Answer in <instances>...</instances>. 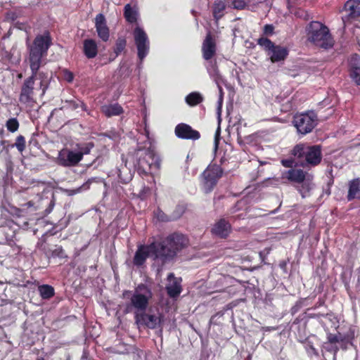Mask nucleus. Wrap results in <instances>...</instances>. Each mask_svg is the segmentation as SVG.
<instances>
[{"label":"nucleus","instance_id":"obj_29","mask_svg":"<svg viewBox=\"0 0 360 360\" xmlns=\"http://www.w3.org/2000/svg\"><path fill=\"white\" fill-rule=\"evenodd\" d=\"M349 64L352 71L354 70V76L360 73V56L357 54L352 55L349 60ZM358 82L360 83L359 79Z\"/></svg>","mask_w":360,"mask_h":360},{"label":"nucleus","instance_id":"obj_34","mask_svg":"<svg viewBox=\"0 0 360 360\" xmlns=\"http://www.w3.org/2000/svg\"><path fill=\"white\" fill-rule=\"evenodd\" d=\"M257 44L269 51L274 46V43L266 37H260L258 39Z\"/></svg>","mask_w":360,"mask_h":360},{"label":"nucleus","instance_id":"obj_10","mask_svg":"<svg viewBox=\"0 0 360 360\" xmlns=\"http://www.w3.org/2000/svg\"><path fill=\"white\" fill-rule=\"evenodd\" d=\"M135 318L139 329H159L160 333H162L165 316H135Z\"/></svg>","mask_w":360,"mask_h":360},{"label":"nucleus","instance_id":"obj_49","mask_svg":"<svg viewBox=\"0 0 360 360\" xmlns=\"http://www.w3.org/2000/svg\"><path fill=\"white\" fill-rule=\"evenodd\" d=\"M36 360H45L44 357H37Z\"/></svg>","mask_w":360,"mask_h":360},{"label":"nucleus","instance_id":"obj_11","mask_svg":"<svg viewBox=\"0 0 360 360\" xmlns=\"http://www.w3.org/2000/svg\"><path fill=\"white\" fill-rule=\"evenodd\" d=\"M284 177L291 181L302 183V186L299 188V191L302 198L306 197L307 193L310 190L309 184L303 183L306 177V172L302 169H291L285 173Z\"/></svg>","mask_w":360,"mask_h":360},{"label":"nucleus","instance_id":"obj_51","mask_svg":"<svg viewBox=\"0 0 360 360\" xmlns=\"http://www.w3.org/2000/svg\"><path fill=\"white\" fill-rule=\"evenodd\" d=\"M282 162H283V165L288 166V165H285V161H283Z\"/></svg>","mask_w":360,"mask_h":360},{"label":"nucleus","instance_id":"obj_14","mask_svg":"<svg viewBox=\"0 0 360 360\" xmlns=\"http://www.w3.org/2000/svg\"><path fill=\"white\" fill-rule=\"evenodd\" d=\"M217 44L214 35L209 32L202 44V53L203 58L206 60H210L216 53Z\"/></svg>","mask_w":360,"mask_h":360},{"label":"nucleus","instance_id":"obj_1","mask_svg":"<svg viewBox=\"0 0 360 360\" xmlns=\"http://www.w3.org/2000/svg\"><path fill=\"white\" fill-rule=\"evenodd\" d=\"M51 37L49 32L37 35L32 45L29 46V63L32 70L30 77L25 79L21 86L19 101L21 103L32 105L35 103V95L39 92L44 96L49 86L45 74L38 72L41 58L46 56L51 45Z\"/></svg>","mask_w":360,"mask_h":360},{"label":"nucleus","instance_id":"obj_37","mask_svg":"<svg viewBox=\"0 0 360 360\" xmlns=\"http://www.w3.org/2000/svg\"><path fill=\"white\" fill-rule=\"evenodd\" d=\"M93 147L94 144L92 143H86L79 148V150L77 153L82 154V158L84 155H86L90 153Z\"/></svg>","mask_w":360,"mask_h":360},{"label":"nucleus","instance_id":"obj_12","mask_svg":"<svg viewBox=\"0 0 360 360\" xmlns=\"http://www.w3.org/2000/svg\"><path fill=\"white\" fill-rule=\"evenodd\" d=\"M82 160V154L69 150H62L59 152L56 163L63 167H73Z\"/></svg>","mask_w":360,"mask_h":360},{"label":"nucleus","instance_id":"obj_23","mask_svg":"<svg viewBox=\"0 0 360 360\" xmlns=\"http://www.w3.org/2000/svg\"><path fill=\"white\" fill-rule=\"evenodd\" d=\"M101 111L107 117H111L122 114L123 112V109L121 105L117 103H115L102 106Z\"/></svg>","mask_w":360,"mask_h":360},{"label":"nucleus","instance_id":"obj_4","mask_svg":"<svg viewBox=\"0 0 360 360\" xmlns=\"http://www.w3.org/2000/svg\"><path fill=\"white\" fill-rule=\"evenodd\" d=\"M292 154L297 160L296 163L303 167L317 165L322 158L321 146L318 145L309 146L298 144L293 148Z\"/></svg>","mask_w":360,"mask_h":360},{"label":"nucleus","instance_id":"obj_32","mask_svg":"<svg viewBox=\"0 0 360 360\" xmlns=\"http://www.w3.org/2000/svg\"><path fill=\"white\" fill-rule=\"evenodd\" d=\"M6 126L9 131L15 132L19 127V122L16 118H11L6 122Z\"/></svg>","mask_w":360,"mask_h":360},{"label":"nucleus","instance_id":"obj_22","mask_svg":"<svg viewBox=\"0 0 360 360\" xmlns=\"http://www.w3.org/2000/svg\"><path fill=\"white\" fill-rule=\"evenodd\" d=\"M271 60L272 62H278L285 59L288 55V51L285 48L280 46H274L270 50Z\"/></svg>","mask_w":360,"mask_h":360},{"label":"nucleus","instance_id":"obj_27","mask_svg":"<svg viewBox=\"0 0 360 360\" xmlns=\"http://www.w3.org/2000/svg\"><path fill=\"white\" fill-rule=\"evenodd\" d=\"M124 15L128 22L133 23L136 21L137 11L135 8H131L130 4H127L124 6Z\"/></svg>","mask_w":360,"mask_h":360},{"label":"nucleus","instance_id":"obj_9","mask_svg":"<svg viewBox=\"0 0 360 360\" xmlns=\"http://www.w3.org/2000/svg\"><path fill=\"white\" fill-rule=\"evenodd\" d=\"M134 38L137 47L138 57L142 61L149 50L148 36L142 28L137 27L134 30Z\"/></svg>","mask_w":360,"mask_h":360},{"label":"nucleus","instance_id":"obj_48","mask_svg":"<svg viewBox=\"0 0 360 360\" xmlns=\"http://www.w3.org/2000/svg\"><path fill=\"white\" fill-rule=\"evenodd\" d=\"M85 358H87V357H86V352H84L83 353L82 356V360H83V359H85Z\"/></svg>","mask_w":360,"mask_h":360},{"label":"nucleus","instance_id":"obj_33","mask_svg":"<svg viewBox=\"0 0 360 360\" xmlns=\"http://www.w3.org/2000/svg\"><path fill=\"white\" fill-rule=\"evenodd\" d=\"M323 347L325 351L333 353L335 355L340 350V347H339L338 345L333 344V343L328 342H324Z\"/></svg>","mask_w":360,"mask_h":360},{"label":"nucleus","instance_id":"obj_45","mask_svg":"<svg viewBox=\"0 0 360 360\" xmlns=\"http://www.w3.org/2000/svg\"><path fill=\"white\" fill-rule=\"evenodd\" d=\"M234 306H236V304L231 303V304H229V305L226 306V307H227L226 309H232L233 307H234Z\"/></svg>","mask_w":360,"mask_h":360},{"label":"nucleus","instance_id":"obj_2","mask_svg":"<svg viewBox=\"0 0 360 360\" xmlns=\"http://www.w3.org/2000/svg\"><path fill=\"white\" fill-rule=\"evenodd\" d=\"M188 243L187 238L182 234L173 233L158 244L161 247L159 251L160 258V265L170 262L176 255L177 252L186 246Z\"/></svg>","mask_w":360,"mask_h":360},{"label":"nucleus","instance_id":"obj_24","mask_svg":"<svg viewBox=\"0 0 360 360\" xmlns=\"http://www.w3.org/2000/svg\"><path fill=\"white\" fill-rule=\"evenodd\" d=\"M340 338L338 345L339 347L343 350H346L348 348V345H352V341L354 339V331L349 330V331L345 334L342 335L339 333Z\"/></svg>","mask_w":360,"mask_h":360},{"label":"nucleus","instance_id":"obj_15","mask_svg":"<svg viewBox=\"0 0 360 360\" xmlns=\"http://www.w3.org/2000/svg\"><path fill=\"white\" fill-rule=\"evenodd\" d=\"M175 134L180 139L194 141L199 139L200 137V134L198 131L193 129L190 125L184 123H181L176 126Z\"/></svg>","mask_w":360,"mask_h":360},{"label":"nucleus","instance_id":"obj_6","mask_svg":"<svg viewBox=\"0 0 360 360\" xmlns=\"http://www.w3.org/2000/svg\"><path fill=\"white\" fill-rule=\"evenodd\" d=\"M161 247L158 242H153L150 245H141L138 247L135 252L133 263L136 266H142L148 257H152L158 264H160V258L158 257L161 254L159 249Z\"/></svg>","mask_w":360,"mask_h":360},{"label":"nucleus","instance_id":"obj_42","mask_svg":"<svg viewBox=\"0 0 360 360\" xmlns=\"http://www.w3.org/2000/svg\"><path fill=\"white\" fill-rule=\"evenodd\" d=\"M351 77L358 85H360V83L358 82V79H360V73L354 76V70H352L351 71Z\"/></svg>","mask_w":360,"mask_h":360},{"label":"nucleus","instance_id":"obj_18","mask_svg":"<svg viewBox=\"0 0 360 360\" xmlns=\"http://www.w3.org/2000/svg\"><path fill=\"white\" fill-rule=\"evenodd\" d=\"M168 283L166 286L167 294L171 297H176L181 292V278H176L174 276L173 273H170L167 276Z\"/></svg>","mask_w":360,"mask_h":360},{"label":"nucleus","instance_id":"obj_28","mask_svg":"<svg viewBox=\"0 0 360 360\" xmlns=\"http://www.w3.org/2000/svg\"><path fill=\"white\" fill-rule=\"evenodd\" d=\"M203 101V97L198 92H192L186 97V102L191 106L196 105Z\"/></svg>","mask_w":360,"mask_h":360},{"label":"nucleus","instance_id":"obj_38","mask_svg":"<svg viewBox=\"0 0 360 360\" xmlns=\"http://www.w3.org/2000/svg\"><path fill=\"white\" fill-rule=\"evenodd\" d=\"M248 1L249 0H233L232 4L236 9H243Z\"/></svg>","mask_w":360,"mask_h":360},{"label":"nucleus","instance_id":"obj_40","mask_svg":"<svg viewBox=\"0 0 360 360\" xmlns=\"http://www.w3.org/2000/svg\"><path fill=\"white\" fill-rule=\"evenodd\" d=\"M63 77L64 79L68 82H72L74 79V75L72 72L68 70H63Z\"/></svg>","mask_w":360,"mask_h":360},{"label":"nucleus","instance_id":"obj_20","mask_svg":"<svg viewBox=\"0 0 360 360\" xmlns=\"http://www.w3.org/2000/svg\"><path fill=\"white\" fill-rule=\"evenodd\" d=\"M83 51L88 58H94L98 53V47L93 39H85L83 43Z\"/></svg>","mask_w":360,"mask_h":360},{"label":"nucleus","instance_id":"obj_36","mask_svg":"<svg viewBox=\"0 0 360 360\" xmlns=\"http://www.w3.org/2000/svg\"><path fill=\"white\" fill-rule=\"evenodd\" d=\"M15 146L20 152H22L25 148V140L23 136L20 135L17 137Z\"/></svg>","mask_w":360,"mask_h":360},{"label":"nucleus","instance_id":"obj_13","mask_svg":"<svg viewBox=\"0 0 360 360\" xmlns=\"http://www.w3.org/2000/svg\"><path fill=\"white\" fill-rule=\"evenodd\" d=\"M222 171L218 165L209 167L203 173L205 179V189L207 193L210 192L216 185L217 179L221 176Z\"/></svg>","mask_w":360,"mask_h":360},{"label":"nucleus","instance_id":"obj_8","mask_svg":"<svg viewBox=\"0 0 360 360\" xmlns=\"http://www.w3.org/2000/svg\"><path fill=\"white\" fill-rule=\"evenodd\" d=\"M317 122V115L314 111L297 114L293 118L294 126L302 134L310 133L316 126Z\"/></svg>","mask_w":360,"mask_h":360},{"label":"nucleus","instance_id":"obj_41","mask_svg":"<svg viewBox=\"0 0 360 360\" xmlns=\"http://www.w3.org/2000/svg\"><path fill=\"white\" fill-rule=\"evenodd\" d=\"M274 27L272 25H266L264 27V34L265 35H272L274 34Z\"/></svg>","mask_w":360,"mask_h":360},{"label":"nucleus","instance_id":"obj_39","mask_svg":"<svg viewBox=\"0 0 360 360\" xmlns=\"http://www.w3.org/2000/svg\"><path fill=\"white\" fill-rule=\"evenodd\" d=\"M339 338H340V335L339 334L338 335H335V334L330 333L328 335V341L327 342L338 345Z\"/></svg>","mask_w":360,"mask_h":360},{"label":"nucleus","instance_id":"obj_31","mask_svg":"<svg viewBox=\"0 0 360 360\" xmlns=\"http://www.w3.org/2000/svg\"><path fill=\"white\" fill-rule=\"evenodd\" d=\"M68 105H63L61 109H65V108H70L72 110H75L77 109V108H79V106H81L84 110H86V105L80 101H66L65 102Z\"/></svg>","mask_w":360,"mask_h":360},{"label":"nucleus","instance_id":"obj_21","mask_svg":"<svg viewBox=\"0 0 360 360\" xmlns=\"http://www.w3.org/2000/svg\"><path fill=\"white\" fill-rule=\"evenodd\" d=\"M347 198L349 201L355 198L360 199V178L353 179L349 183Z\"/></svg>","mask_w":360,"mask_h":360},{"label":"nucleus","instance_id":"obj_26","mask_svg":"<svg viewBox=\"0 0 360 360\" xmlns=\"http://www.w3.org/2000/svg\"><path fill=\"white\" fill-rule=\"evenodd\" d=\"M38 291L42 299L48 300L54 295V288L49 285H39Z\"/></svg>","mask_w":360,"mask_h":360},{"label":"nucleus","instance_id":"obj_53","mask_svg":"<svg viewBox=\"0 0 360 360\" xmlns=\"http://www.w3.org/2000/svg\"><path fill=\"white\" fill-rule=\"evenodd\" d=\"M52 328H53V330H56V328H55V327H53V326H52Z\"/></svg>","mask_w":360,"mask_h":360},{"label":"nucleus","instance_id":"obj_5","mask_svg":"<svg viewBox=\"0 0 360 360\" xmlns=\"http://www.w3.org/2000/svg\"><path fill=\"white\" fill-rule=\"evenodd\" d=\"M138 170L140 173L152 174L160 167V159L150 147L136 150Z\"/></svg>","mask_w":360,"mask_h":360},{"label":"nucleus","instance_id":"obj_25","mask_svg":"<svg viewBox=\"0 0 360 360\" xmlns=\"http://www.w3.org/2000/svg\"><path fill=\"white\" fill-rule=\"evenodd\" d=\"M225 8V4L222 1L217 0L214 1L212 13L216 20H219L224 15Z\"/></svg>","mask_w":360,"mask_h":360},{"label":"nucleus","instance_id":"obj_7","mask_svg":"<svg viewBox=\"0 0 360 360\" xmlns=\"http://www.w3.org/2000/svg\"><path fill=\"white\" fill-rule=\"evenodd\" d=\"M152 298L151 290L145 285H139L131 297V307L137 311L143 313L148 307V302Z\"/></svg>","mask_w":360,"mask_h":360},{"label":"nucleus","instance_id":"obj_16","mask_svg":"<svg viewBox=\"0 0 360 360\" xmlns=\"http://www.w3.org/2000/svg\"><path fill=\"white\" fill-rule=\"evenodd\" d=\"M347 15L342 17L343 23L346 20L356 19L360 16V0H348L344 6Z\"/></svg>","mask_w":360,"mask_h":360},{"label":"nucleus","instance_id":"obj_3","mask_svg":"<svg viewBox=\"0 0 360 360\" xmlns=\"http://www.w3.org/2000/svg\"><path fill=\"white\" fill-rule=\"evenodd\" d=\"M307 40L315 46L328 49L334 45V40L327 26L319 21H311L306 28Z\"/></svg>","mask_w":360,"mask_h":360},{"label":"nucleus","instance_id":"obj_43","mask_svg":"<svg viewBox=\"0 0 360 360\" xmlns=\"http://www.w3.org/2000/svg\"><path fill=\"white\" fill-rule=\"evenodd\" d=\"M89 183L86 182V184H84L80 188L77 189V191L82 190V189H86L88 188Z\"/></svg>","mask_w":360,"mask_h":360},{"label":"nucleus","instance_id":"obj_46","mask_svg":"<svg viewBox=\"0 0 360 360\" xmlns=\"http://www.w3.org/2000/svg\"><path fill=\"white\" fill-rule=\"evenodd\" d=\"M26 205L30 207H32L34 205V202L32 201H29L28 202L26 203Z\"/></svg>","mask_w":360,"mask_h":360},{"label":"nucleus","instance_id":"obj_30","mask_svg":"<svg viewBox=\"0 0 360 360\" xmlns=\"http://www.w3.org/2000/svg\"><path fill=\"white\" fill-rule=\"evenodd\" d=\"M126 44H127V41L124 38L119 37L117 39L115 45V48H114V52H115L116 56L120 55L125 49Z\"/></svg>","mask_w":360,"mask_h":360},{"label":"nucleus","instance_id":"obj_52","mask_svg":"<svg viewBox=\"0 0 360 360\" xmlns=\"http://www.w3.org/2000/svg\"><path fill=\"white\" fill-rule=\"evenodd\" d=\"M215 143H216V145H217V137L215 138Z\"/></svg>","mask_w":360,"mask_h":360},{"label":"nucleus","instance_id":"obj_17","mask_svg":"<svg viewBox=\"0 0 360 360\" xmlns=\"http://www.w3.org/2000/svg\"><path fill=\"white\" fill-rule=\"evenodd\" d=\"M211 231L221 238H226L231 231V226L225 219H220L214 223Z\"/></svg>","mask_w":360,"mask_h":360},{"label":"nucleus","instance_id":"obj_50","mask_svg":"<svg viewBox=\"0 0 360 360\" xmlns=\"http://www.w3.org/2000/svg\"><path fill=\"white\" fill-rule=\"evenodd\" d=\"M298 323V318H297V319L294 321V322H293V323Z\"/></svg>","mask_w":360,"mask_h":360},{"label":"nucleus","instance_id":"obj_19","mask_svg":"<svg viewBox=\"0 0 360 360\" xmlns=\"http://www.w3.org/2000/svg\"><path fill=\"white\" fill-rule=\"evenodd\" d=\"M95 26L98 37L104 41H107L109 39V29L106 25L105 16L100 13L95 18Z\"/></svg>","mask_w":360,"mask_h":360},{"label":"nucleus","instance_id":"obj_47","mask_svg":"<svg viewBox=\"0 0 360 360\" xmlns=\"http://www.w3.org/2000/svg\"><path fill=\"white\" fill-rule=\"evenodd\" d=\"M297 307V305H296L295 307H294L292 309V314H295L297 312V310H296V307Z\"/></svg>","mask_w":360,"mask_h":360},{"label":"nucleus","instance_id":"obj_44","mask_svg":"<svg viewBox=\"0 0 360 360\" xmlns=\"http://www.w3.org/2000/svg\"><path fill=\"white\" fill-rule=\"evenodd\" d=\"M286 264H287L286 262L283 261V262H280L279 266L281 269H285L286 267Z\"/></svg>","mask_w":360,"mask_h":360},{"label":"nucleus","instance_id":"obj_35","mask_svg":"<svg viewBox=\"0 0 360 360\" xmlns=\"http://www.w3.org/2000/svg\"><path fill=\"white\" fill-rule=\"evenodd\" d=\"M210 74L214 78L215 82L217 83V84L219 87V91L221 92L222 89L219 84V80L221 79V75L219 74V70L217 69V68L215 65H213L212 67V69L210 70Z\"/></svg>","mask_w":360,"mask_h":360}]
</instances>
